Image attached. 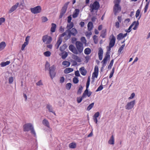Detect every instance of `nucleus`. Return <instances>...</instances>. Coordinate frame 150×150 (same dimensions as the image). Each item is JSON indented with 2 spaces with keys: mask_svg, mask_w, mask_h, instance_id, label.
Wrapping results in <instances>:
<instances>
[{
  "mask_svg": "<svg viewBox=\"0 0 150 150\" xmlns=\"http://www.w3.org/2000/svg\"><path fill=\"white\" fill-rule=\"evenodd\" d=\"M23 131L24 132H28L30 131L32 134H34L35 137L36 136V133L34 130L33 125L30 123H28L25 124L23 126Z\"/></svg>",
  "mask_w": 150,
  "mask_h": 150,
  "instance_id": "nucleus-1",
  "label": "nucleus"
},
{
  "mask_svg": "<svg viewBox=\"0 0 150 150\" xmlns=\"http://www.w3.org/2000/svg\"><path fill=\"white\" fill-rule=\"evenodd\" d=\"M120 0H116L115 4L113 7V12L114 14L116 15L117 13L121 11V8L119 5Z\"/></svg>",
  "mask_w": 150,
  "mask_h": 150,
  "instance_id": "nucleus-2",
  "label": "nucleus"
},
{
  "mask_svg": "<svg viewBox=\"0 0 150 150\" xmlns=\"http://www.w3.org/2000/svg\"><path fill=\"white\" fill-rule=\"evenodd\" d=\"M76 48L78 52L81 53L83 52V43L79 41H77L76 42Z\"/></svg>",
  "mask_w": 150,
  "mask_h": 150,
  "instance_id": "nucleus-3",
  "label": "nucleus"
},
{
  "mask_svg": "<svg viewBox=\"0 0 150 150\" xmlns=\"http://www.w3.org/2000/svg\"><path fill=\"white\" fill-rule=\"evenodd\" d=\"M69 3V2H66L62 7L61 10L60 15L59 16V18H62L65 13Z\"/></svg>",
  "mask_w": 150,
  "mask_h": 150,
  "instance_id": "nucleus-4",
  "label": "nucleus"
},
{
  "mask_svg": "<svg viewBox=\"0 0 150 150\" xmlns=\"http://www.w3.org/2000/svg\"><path fill=\"white\" fill-rule=\"evenodd\" d=\"M52 40V38L50 36H49L47 35H43L42 38V40L43 42L45 43L46 42V44H50Z\"/></svg>",
  "mask_w": 150,
  "mask_h": 150,
  "instance_id": "nucleus-5",
  "label": "nucleus"
},
{
  "mask_svg": "<svg viewBox=\"0 0 150 150\" xmlns=\"http://www.w3.org/2000/svg\"><path fill=\"white\" fill-rule=\"evenodd\" d=\"M49 74L50 76L52 79L55 76L56 73L55 71V67L54 65H53L49 68Z\"/></svg>",
  "mask_w": 150,
  "mask_h": 150,
  "instance_id": "nucleus-6",
  "label": "nucleus"
},
{
  "mask_svg": "<svg viewBox=\"0 0 150 150\" xmlns=\"http://www.w3.org/2000/svg\"><path fill=\"white\" fill-rule=\"evenodd\" d=\"M41 7L40 6H38L34 8H30L31 12L34 14L40 13L41 11Z\"/></svg>",
  "mask_w": 150,
  "mask_h": 150,
  "instance_id": "nucleus-7",
  "label": "nucleus"
},
{
  "mask_svg": "<svg viewBox=\"0 0 150 150\" xmlns=\"http://www.w3.org/2000/svg\"><path fill=\"white\" fill-rule=\"evenodd\" d=\"M135 103V100L127 103V105L125 106V109L128 110L132 109L133 108Z\"/></svg>",
  "mask_w": 150,
  "mask_h": 150,
  "instance_id": "nucleus-8",
  "label": "nucleus"
},
{
  "mask_svg": "<svg viewBox=\"0 0 150 150\" xmlns=\"http://www.w3.org/2000/svg\"><path fill=\"white\" fill-rule=\"evenodd\" d=\"M100 6V4L98 2L96 1L94 2L93 4H91L90 5V7L92 8L95 10H97Z\"/></svg>",
  "mask_w": 150,
  "mask_h": 150,
  "instance_id": "nucleus-9",
  "label": "nucleus"
},
{
  "mask_svg": "<svg viewBox=\"0 0 150 150\" xmlns=\"http://www.w3.org/2000/svg\"><path fill=\"white\" fill-rule=\"evenodd\" d=\"M110 37H112V38L110 40L109 45L111 47H113L115 43L116 38L113 34H112Z\"/></svg>",
  "mask_w": 150,
  "mask_h": 150,
  "instance_id": "nucleus-10",
  "label": "nucleus"
},
{
  "mask_svg": "<svg viewBox=\"0 0 150 150\" xmlns=\"http://www.w3.org/2000/svg\"><path fill=\"white\" fill-rule=\"evenodd\" d=\"M69 48L74 54H78V52L76 48L73 45H70L69 47Z\"/></svg>",
  "mask_w": 150,
  "mask_h": 150,
  "instance_id": "nucleus-11",
  "label": "nucleus"
},
{
  "mask_svg": "<svg viewBox=\"0 0 150 150\" xmlns=\"http://www.w3.org/2000/svg\"><path fill=\"white\" fill-rule=\"evenodd\" d=\"M110 59V55L108 53H106V54L105 56L103 61L101 62L102 63H103V65L106 64L107 61L108 60H109Z\"/></svg>",
  "mask_w": 150,
  "mask_h": 150,
  "instance_id": "nucleus-12",
  "label": "nucleus"
},
{
  "mask_svg": "<svg viewBox=\"0 0 150 150\" xmlns=\"http://www.w3.org/2000/svg\"><path fill=\"white\" fill-rule=\"evenodd\" d=\"M103 54V50L102 48L99 47L98 48V55L99 59L100 60H102Z\"/></svg>",
  "mask_w": 150,
  "mask_h": 150,
  "instance_id": "nucleus-13",
  "label": "nucleus"
},
{
  "mask_svg": "<svg viewBox=\"0 0 150 150\" xmlns=\"http://www.w3.org/2000/svg\"><path fill=\"white\" fill-rule=\"evenodd\" d=\"M19 4L18 3H17L15 5L13 6L9 10L8 13H11L15 11L18 6Z\"/></svg>",
  "mask_w": 150,
  "mask_h": 150,
  "instance_id": "nucleus-14",
  "label": "nucleus"
},
{
  "mask_svg": "<svg viewBox=\"0 0 150 150\" xmlns=\"http://www.w3.org/2000/svg\"><path fill=\"white\" fill-rule=\"evenodd\" d=\"M66 32L68 33V35L67 36V38H65L66 40H68L69 39L71 35L74 36H75V33H71V31L70 30H67Z\"/></svg>",
  "mask_w": 150,
  "mask_h": 150,
  "instance_id": "nucleus-15",
  "label": "nucleus"
},
{
  "mask_svg": "<svg viewBox=\"0 0 150 150\" xmlns=\"http://www.w3.org/2000/svg\"><path fill=\"white\" fill-rule=\"evenodd\" d=\"M79 71L81 74L83 76H85L87 73L86 70L84 67H82L79 69Z\"/></svg>",
  "mask_w": 150,
  "mask_h": 150,
  "instance_id": "nucleus-16",
  "label": "nucleus"
},
{
  "mask_svg": "<svg viewBox=\"0 0 150 150\" xmlns=\"http://www.w3.org/2000/svg\"><path fill=\"white\" fill-rule=\"evenodd\" d=\"M46 108L48 109V111L50 112H52L55 115H56L55 113L53 111V109L51 105H50L49 104H48L47 105Z\"/></svg>",
  "mask_w": 150,
  "mask_h": 150,
  "instance_id": "nucleus-17",
  "label": "nucleus"
},
{
  "mask_svg": "<svg viewBox=\"0 0 150 150\" xmlns=\"http://www.w3.org/2000/svg\"><path fill=\"white\" fill-rule=\"evenodd\" d=\"M72 58L78 62H81V59L77 56L73 54Z\"/></svg>",
  "mask_w": 150,
  "mask_h": 150,
  "instance_id": "nucleus-18",
  "label": "nucleus"
},
{
  "mask_svg": "<svg viewBox=\"0 0 150 150\" xmlns=\"http://www.w3.org/2000/svg\"><path fill=\"white\" fill-rule=\"evenodd\" d=\"M92 94V92L91 91H88V90H85L83 94V96H84L85 97L86 95H87L88 97H89Z\"/></svg>",
  "mask_w": 150,
  "mask_h": 150,
  "instance_id": "nucleus-19",
  "label": "nucleus"
},
{
  "mask_svg": "<svg viewBox=\"0 0 150 150\" xmlns=\"http://www.w3.org/2000/svg\"><path fill=\"white\" fill-rule=\"evenodd\" d=\"M62 38H61L60 37H59L55 45V46L57 47V49H58L59 48V46L62 42Z\"/></svg>",
  "mask_w": 150,
  "mask_h": 150,
  "instance_id": "nucleus-20",
  "label": "nucleus"
},
{
  "mask_svg": "<svg viewBox=\"0 0 150 150\" xmlns=\"http://www.w3.org/2000/svg\"><path fill=\"white\" fill-rule=\"evenodd\" d=\"M75 11V12L72 15V17L73 18H76L77 17L79 12V10L78 9H76Z\"/></svg>",
  "mask_w": 150,
  "mask_h": 150,
  "instance_id": "nucleus-21",
  "label": "nucleus"
},
{
  "mask_svg": "<svg viewBox=\"0 0 150 150\" xmlns=\"http://www.w3.org/2000/svg\"><path fill=\"white\" fill-rule=\"evenodd\" d=\"M88 29L89 31H91L93 27V23L92 22H89L88 23Z\"/></svg>",
  "mask_w": 150,
  "mask_h": 150,
  "instance_id": "nucleus-22",
  "label": "nucleus"
},
{
  "mask_svg": "<svg viewBox=\"0 0 150 150\" xmlns=\"http://www.w3.org/2000/svg\"><path fill=\"white\" fill-rule=\"evenodd\" d=\"M74 69L73 68H68L65 69L64 70V73L65 74H68L73 71Z\"/></svg>",
  "mask_w": 150,
  "mask_h": 150,
  "instance_id": "nucleus-23",
  "label": "nucleus"
},
{
  "mask_svg": "<svg viewBox=\"0 0 150 150\" xmlns=\"http://www.w3.org/2000/svg\"><path fill=\"white\" fill-rule=\"evenodd\" d=\"M108 143L110 144H114V138L113 135H112L110 138V139L109 140Z\"/></svg>",
  "mask_w": 150,
  "mask_h": 150,
  "instance_id": "nucleus-24",
  "label": "nucleus"
},
{
  "mask_svg": "<svg viewBox=\"0 0 150 150\" xmlns=\"http://www.w3.org/2000/svg\"><path fill=\"white\" fill-rule=\"evenodd\" d=\"M52 27L51 28L50 31L52 32H54L55 31L56 28V25L54 23H52L51 24Z\"/></svg>",
  "mask_w": 150,
  "mask_h": 150,
  "instance_id": "nucleus-25",
  "label": "nucleus"
},
{
  "mask_svg": "<svg viewBox=\"0 0 150 150\" xmlns=\"http://www.w3.org/2000/svg\"><path fill=\"white\" fill-rule=\"evenodd\" d=\"M42 123L45 126H47L48 127H49L50 125L49 122L46 119H44L42 121Z\"/></svg>",
  "mask_w": 150,
  "mask_h": 150,
  "instance_id": "nucleus-26",
  "label": "nucleus"
},
{
  "mask_svg": "<svg viewBox=\"0 0 150 150\" xmlns=\"http://www.w3.org/2000/svg\"><path fill=\"white\" fill-rule=\"evenodd\" d=\"M6 45L4 42H2L0 43V51L4 49Z\"/></svg>",
  "mask_w": 150,
  "mask_h": 150,
  "instance_id": "nucleus-27",
  "label": "nucleus"
},
{
  "mask_svg": "<svg viewBox=\"0 0 150 150\" xmlns=\"http://www.w3.org/2000/svg\"><path fill=\"white\" fill-rule=\"evenodd\" d=\"M83 87L81 85H80L79 86V88L77 90V94L78 95L80 94L82 92L83 90Z\"/></svg>",
  "mask_w": 150,
  "mask_h": 150,
  "instance_id": "nucleus-28",
  "label": "nucleus"
},
{
  "mask_svg": "<svg viewBox=\"0 0 150 150\" xmlns=\"http://www.w3.org/2000/svg\"><path fill=\"white\" fill-rule=\"evenodd\" d=\"M10 63V62L9 61H7L6 62H2L1 63L0 65L1 67H4L9 64Z\"/></svg>",
  "mask_w": 150,
  "mask_h": 150,
  "instance_id": "nucleus-29",
  "label": "nucleus"
},
{
  "mask_svg": "<svg viewBox=\"0 0 150 150\" xmlns=\"http://www.w3.org/2000/svg\"><path fill=\"white\" fill-rule=\"evenodd\" d=\"M84 52L85 54L87 55L89 54L91 52V49L89 48H86L84 50Z\"/></svg>",
  "mask_w": 150,
  "mask_h": 150,
  "instance_id": "nucleus-30",
  "label": "nucleus"
},
{
  "mask_svg": "<svg viewBox=\"0 0 150 150\" xmlns=\"http://www.w3.org/2000/svg\"><path fill=\"white\" fill-rule=\"evenodd\" d=\"M62 65L65 66L66 67H68L70 66V63L68 61H64L62 62Z\"/></svg>",
  "mask_w": 150,
  "mask_h": 150,
  "instance_id": "nucleus-31",
  "label": "nucleus"
},
{
  "mask_svg": "<svg viewBox=\"0 0 150 150\" xmlns=\"http://www.w3.org/2000/svg\"><path fill=\"white\" fill-rule=\"evenodd\" d=\"M74 26V24L73 22L70 23V24H67V30H70Z\"/></svg>",
  "mask_w": 150,
  "mask_h": 150,
  "instance_id": "nucleus-32",
  "label": "nucleus"
},
{
  "mask_svg": "<svg viewBox=\"0 0 150 150\" xmlns=\"http://www.w3.org/2000/svg\"><path fill=\"white\" fill-rule=\"evenodd\" d=\"M83 94L81 97H77V101L78 103H80L82 101L83 99L85 98L84 96H83Z\"/></svg>",
  "mask_w": 150,
  "mask_h": 150,
  "instance_id": "nucleus-33",
  "label": "nucleus"
},
{
  "mask_svg": "<svg viewBox=\"0 0 150 150\" xmlns=\"http://www.w3.org/2000/svg\"><path fill=\"white\" fill-rule=\"evenodd\" d=\"M69 147L71 149L75 148L76 147V144L72 142L69 144Z\"/></svg>",
  "mask_w": 150,
  "mask_h": 150,
  "instance_id": "nucleus-34",
  "label": "nucleus"
},
{
  "mask_svg": "<svg viewBox=\"0 0 150 150\" xmlns=\"http://www.w3.org/2000/svg\"><path fill=\"white\" fill-rule=\"evenodd\" d=\"M106 29H105L104 30H103L101 33V34L100 35V36L102 37V38H104L105 37V36L106 35Z\"/></svg>",
  "mask_w": 150,
  "mask_h": 150,
  "instance_id": "nucleus-35",
  "label": "nucleus"
},
{
  "mask_svg": "<svg viewBox=\"0 0 150 150\" xmlns=\"http://www.w3.org/2000/svg\"><path fill=\"white\" fill-rule=\"evenodd\" d=\"M124 38L123 36V33H120L117 35V39L118 40H120Z\"/></svg>",
  "mask_w": 150,
  "mask_h": 150,
  "instance_id": "nucleus-36",
  "label": "nucleus"
},
{
  "mask_svg": "<svg viewBox=\"0 0 150 150\" xmlns=\"http://www.w3.org/2000/svg\"><path fill=\"white\" fill-rule=\"evenodd\" d=\"M67 45L66 44H64L62 46H61L60 47V50L61 52L63 51L67 48Z\"/></svg>",
  "mask_w": 150,
  "mask_h": 150,
  "instance_id": "nucleus-37",
  "label": "nucleus"
},
{
  "mask_svg": "<svg viewBox=\"0 0 150 150\" xmlns=\"http://www.w3.org/2000/svg\"><path fill=\"white\" fill-rule=\"evenodd\" d=\"M50 67V64L49 62L47 61L46 62V64L45 66V70H47L48 69H49V68Z\"/></svg>",
  "mask_w": 150,
  "mask_h": 150,
  "instance_id": "nucleus-38",
  "label": "nucleus"
},
{
  "mask_svg": "<svg viewBox=\"0 0 150 150\" xmlns=\"http://www.w3.org/2000/svg\"><path fill=\"white\" fill-rule=\"evenodd\" d=\"M72 85V84L71 83H68L66 85V88L68 90H69Z\"/></svg>",
  "mask_w": 150,
  "mask_h": 150,
  "instance_id": "nucleus-39",
  "label": "nucleus"
},
{
  "mask_svg": "<svg viewBox=\"0 0 150 150\" xmlns=\"http://www.w3.org/2000/svg\"><path fill=\"white\" fill-rule=\"evenodd\" d=\"M73 82L75 84L78 83L79 82L78 78L76 77H74L73 79Z\"/></svg>",
  "mask_w": 150,
  "mask_h": 150,
  "instance_id": "nucleus-40",
  "label": "nucleus"
},
{
  "mask_svg": "<svg viewBox=\"0 0 150 150\" xmlns=\"http://www.w3.org/2000/svg\"><path fill=\"white\" fill-rule=\"evenodd\" d=\"M64 52L62 53V54H63ZM68 54L66 52H64V54L62 55V58L63 59H65L68 56Z\"/></svg>",
  "mask_w": 150,
  "mask_h": 150,
  "instance_id": "nucleus-41",
  "label": "nucleus"
},
{
  "mask_svg": "<svg viewBox=\"0 0 150 150\" xmlns=\"http://www.w3.org/2000/svg\"><path fill=\"white\" fill-rule=\"evenodd\" d=\"M51 53L49 51H47L44 53V55L46 57H48L50 56Z\"/></svg>",
  "mask_w": 150,
  "mask_h": 150,
  "instance_id": "nucleus-42",
  "label": "nucleus"
},
{
  "mask_svg": "<svg viewBox=\"0 0 150 150\" xmlns=\"http://www.w3.org/2000/svg\"><path fill=\"white\" fill-rule=\"evenodd\" d=\"M94 105V103H92L88 106L87 108V110H90L93 106Z\"/></svg>",
  "mask_w": 150,
  "mask_h": 150,
  "instance_id": "nucleus-43",
  "label": "nucleus"
},
{
  "mask_svg": "<svg viewBox=\"0 0 150 150\" xmlns=\"http://www.w3.org/2000/svg\"><path fill=\"white\" fill-rule=\"evenodd\" d=\"M97 36L96 35H94L93 36V40L95 44H97L98 43V40L97 38Z\"/></svg>",
  "mask_w": 150,
  "mask_h": 150,
  "instance_id": "nucleus-44",
  "label": "nucleus"
},
{
  "mask_svg": "<svg viewBox=\"0 0 150 150\" xmlns=\"http://www.w3.org/2000/svg\"><path fill=\"white\" fill-rule=\"evenodd\" d=\"M113 62L114 59H112L111 61L109 64L108 66V69H111V68L112 67L113 65Z\"/></svg>",
  "mask_w": 150,
  "mask_h": 150,
  "instance_id": "nucleus-45",
  "label": "nucleus"
},
{
  "mask_svg": "<svg viewBox=\"0 0 150 150\" xmlns=\"http://www.w3.org/2000/svg\"><path fill=\"white\" fill-rule=\"evenodd\" d=\"M81 40L82 42V43L85 44L86 43V40L85 37H81Z\"/></svg>",
  "mask_w": 150,
  "mask_h": 150,
  "instance_id": "nucleus-46",
  "label": "nucleus"
},
{
  "mask_svg": "<svg viewBox=\"0 0 150 150\" xmlns=\"http://www.w3.org/2000/svg\"><path fill=\"white\" fill-rule=\"evenodd\" d=\"M98 73L94 72L93 73L92 79H94V77L97 78L98 77Z\"/></svg>",
  "mask_w": 150,
  "mask_h": 150,
  "instance_id": "nucleus-47",
  "label": "nucleus"
},
{
  "mask_svg": "<svg viewBox=\"0 0 150 150\" xmlns=\"http://www.w3.org/2000/svg\"><path fill=\"white\" fill-rule=\"evenodd\" d=\"M133 26L132 25L129 26L127 30H125V31L127 33H129L131 30V28Z\"/></svg>",
  "mask_w": 150,
  "mask_h": 150,
  "instance_id": "nucleus-48",
  "label": "nucleus"
},
{
  "mask_svg": "<svg viewBox=\"0 0 150 150\" xmlns=\"http://www.w3.org/2000/svg\"><path fill=\"white\" fill-rule=\"evenodd\" d=\"M13 77L11 76L9 77L8 79V83L11 84L13 82Z\"/></svg>",
  "mask_w": 150,
  "mask_h": 150,
  "instance_id": "nucleus-49",
  "label": "nucleus"
},
{
  "mask_svg": "<svg viewBox=\"0 0 150 150\" xmlns=\"http://www.w3.org/2000/svg\"><path fill=\"white\" fill-rule=\"evenodd\" d=\"M41 19L42 22H45L48 21V19L46 17H42Z\"/></svg>",
  "mask_w": 150,
  "mask_h": 150,
  "instance_id": "nucleus-50",
  "label": "nucleus"
},
{
  "mask_svg": "<svg viewBox=\"0 0 150 150\" xmlns=\"http://www.w3.org/2000/svg\"><path fill=\"white\" fill-rule=\"evenodd\" d=\"M71 33H75V36L77 34L78 32L77 30L74 28H72L71 30Z\"/></svg>",
  "mask_w": 150,
  "mask_h": 150,
  "instance_id": "nucleus-51",
  "label": "nucleus"
},
{
  "mask_svg": "<svg viewBox=\"0 0 150 150\" xmlns=\"http://www.w3.org/2000/svg\"><path fill=\"white\" fill-rule=\"evenodd\" d=\"M103 88V87L102 86V85H100L97 88V89L96 90V92H98L102 90Z\"/></svg>",
  "mask_w": 150,
  "mask_h": 150,
  "instance_id": "nucleus-52",
  "label": "nucleus"
},
{
  "mask_svg": "<svg viewBox=\"0 0 150 150\" xmlns=\"http://www.w3.org/2000/svg\"><path fill=\"white\" fill-rule=\"evenodd\" d=\"M140 12V11L139 9H138L137 10L135 15V16L136 18H137L139 16Z\"/></svg>",
  "mask_w": 150,
  "mask_h": 150,
  "instance_id": "nucleus-53",
  "label": "nucleus"
},
{
  "mask_svg": "<svg viewBox=\"0 0 150 150\" xmlns=\"http://www.w3.org/2000/svg\"><path fill=\"white\" fill-rule=\"evenodd\" d=\"M112 47H111V46H110V45H109V46H107V48H108L107 49V52H106V53H108V54H110V51L111 50V48Z\"/></svg>",
  "mask_w": 150,
  "mask_h": 150,
  "instance_id": "nucleus-54",
  "label": "nucleus"
},
{
  "mask_svg": "<svg viewBox=\"0 0 150 150\" xmlns=\"http://www.w3.org/2000/svg\"><path fill=\"white\" fill-rule=\"evenodd\" d=\"M5 19L4 18L1 17L0 18V24H1L2 23L5 21Z\"/></svg>",
  "mask_w": 150,
  "mask_h": 150,
  "instance_id": "nucleus-55",
  "label": "nucleus"
},
{
  "mask_svg": "<svg viewBox=\"0 0 150 150\" xmlns=\"http://www.w3.org/2000/svg\"><path fill=\"white\" fill-rule=\"evenodd\" d=\"M67 22L68 23H70L71 22V21L72 19V18L71 15L69 16L68 17Z\"/></svg>",
  "mask_w": 150,
  "mask_h": 150,
  "instance_id": "nucleus-56",
  "label": "nucleus"
},
{
  "mask_svg": "<svg viewBox=\"0 0 150 150\" xmlns=\"http://www.w3.org/2000/svg\"><path fill=\"white\" fill-rule=\"evenodd\" d=\"M100 115V113L98 112L96 113L93 116V117L97 118Z\"/></svg>",
  "mask_w": 150,
  "mask_h": 150,
  "instance_id": "nucleus-57",
  "label": "nucleus"
},
{
  "mask_svg": "<svg viewBox=\"0 0 150 150\" xmlns=\"http://www.w3.org/2000/svg\"><path fill=\"white\" fill-rule=\"evenodd\" d=\"M75 74L76 76H80V74L78 70L76 71L75 72Z\"/></svg>",
  "mask_w": 150,
  "mask_h": 150,
  "instance_id": "nucleus-58",
  "label": "nucleus"
},
{
  "mask_svg": "<svg viewBox=\"0 0 150 150\" xmlns=\"http://www.w3.org/2000/svg\"><path fill=\"white\" fill-rule=\"evenodd\" d=\"M135 94L134 93H132L131 94L130 96L128 98L129 99H131L133 98L135 96Z\"/></svg>",
  "mask_w": 150,
  "mask_h": 150,
  "instance_id": "nucleus-59",
  "label": "nucleus"
},
{
  "mask_svg": "<svg viewBox=\"0 0 150 150\" xmlns=\"http://www.w3.org/2000/svg\"><path fill=\"white\" fill-rule=\"evenodd\" d=\"M65 79L63 76H62L60 77V83H63Z\"/></svg>",
  "mask_w": 150,
  "mask_h": 150,
  "instance_id": "nucleus-60",
  "label": "nucleus"
},
{
  "mask_svg": "<svg viewBox=\"0 0 150 150\" xmlns=\"http://www.w3.org/2000/svg\"><path fill=\"white\" fill-rule=\"evenodd\" d=\"M94 72L98 73V66H96L94 68Z\"/></svg>",
  "mask_w": 150,
  "mask_h": 150,
  "instance_id": "nucleus-61",
  "label": "nucleus"
},
{
  "mask_svg": "<svg viewBox=\"0 0 150 150\" xmlns=\"http://www.w3.org/2000/svg\"><path fill=\"white\" fill-rule=\"evenodd\" d=\"M115 26L117 28H119L120 27V24L117 21L115 23Z\"/></svg>",
  "mask_w": 150,
  "mask_h": 150,
  "instance_id": "nucleus-62",
  "label": "nucleus"
},
{
  "mask_svg": "<svg viewBox=\"0 0 150 150\" xmlns=\"http://www.w3.org/2000/svg\"><path fill=\"white\" fill-rule=\"evenodd\" d=\"M149 6L145 5L144 8V13H145L146 12L147 9L148 8Z\"/></svg>",
  "mask_w": 150,
  "mask_h": 150,
  "instance_id": "nucleus-63",
  "label": "nucleus"
},
{
  "mask_svg": "<svg viewBox=\"0 0 150 150\" xmlns=\"http://www.w3.org/2000/svg\"><path fill=\"white\" fill-rule=\"evenodd\" d=\"M84 23L83 22L81 21L79 23V25H80L81 27H83L84 26Z\"/></svg>",
  "mask_w": 150,
  "mask_h": 150,
  "instance_id": "nucleus-64",
  "label": "nucleus"
}]
</instances>
